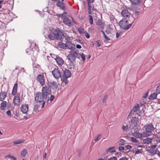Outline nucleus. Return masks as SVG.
Wrapping results in <instances>:
<instances>
[{"label": "nucleus", "instance_id": "20e7f679", "mask_svg": "<svg viewBox=\"0 0 160 160\" xmlns=\"http://www.w3.org/2000/svg\"><path fill=\"white\" fill-rule=\"evenodd\" d=\"M119 24L120 28L124 30H128L132 26V23L129 24L128 20L125 18H122L119 22Z\"/></svg>", "mask_w": 160, "mask_h": 160}, {"label": "nucleus", "instance_id": "c9c22d12", "mask_svg": "<svg viewBox=\"0 0 160 160\" xmlns=\"http://www.w3.org/2000/svg\"><path fill=\"white\" fill-rule=\"evenodd\" d=\"M75 62H69V66L70 67L69 68L70 69H71L72 68H74L75 67V65H74Z\"/></svg>", "mask_w": 160, "mask_h": 160}, {"label": "nucleus", "instance_id": "49530a36", "mask_svg": "<svg viewBox=\"0 0 160 160\" xmlns=\"http://www.w3.org/2000/svg\"><path fill=\"white\" fill-rule=\"evenodd\" d=\"M83 33L85 34L86 37L87 38H90V35L86 31L84 32Z\"/></svg>", "mask_w": 160, "mask_h": 160}, {"label": "nucleus", "instance_id": "cd10ccee", "mask_svg": "<svg viewBox=\"0 0 160 160\" xmlns=\"http://www.w3.org/2000/svg\"><path fill=\"white\" fill-rule=\"evenodd\" d=\"M134 136L137 138H141L142 137V133L138 132H135L134 133Z\"/></svg>", "mask_w": 160, "mask_h": 160}, {"label": "nucleus", "instance_id": "2eb2a0df", "mask_svg": "<svg viewBox=\"0 0 160 160\" xmlns=\"http://www.w3.org/2000/svg\"><path fill=\"white\" fill-rule=\"evenodd\" d=\"M57 63L59 65H62L64 63V61L63 59L59 57V56H57L56 58H55Z\"/></svg>", "mask_w": 160, "mask_h": 160}, {"label": "nucleus", "instance_id": "f8f14e48", "mask_svg": "<svg viewBox=\"0 0 160 160\" xmlns=\"http://www.w3.org/2000/svg\"><path fill=\"white\" fill-rule=\"evenodd\" d=\"M96 24L101 29H103L104 28L105 23L101 19H98L97 20L96 22Z\"/></svg>", "mask_w": 160, "mask_h": 160}, {"label": "nucleus", "instance_id": "ddd939ff", "mask_svg": "<svg viewBox=\"0 0 160 160\" xmlns=\"http://www.w3.org/2000/svg\"><path fill=\"white\" fill-rule=\"evenodd\" d=\"M28 104H25L22 105L21 108V110L22 112L24 114H26L28 112Z\"/></svg>", "mask_w": 160, "mask_h": 160}, {"label": "nucleus", "instance_id": "4468645a", "mask_svg": "<svg viewBox=\"0 0 160 160\" xmlns=\"http://www.w3.org/2000/svg\"><path fill=\"white\" fill-rule=\"evenodd\" d=\"M13 102L14 106H18L20 104V99L19 96L18 95L15 96L13 100Z\"/></svg>", "mask_w": 160, "mask_h": 160}, {"label": "nucleus", "instance_id": "5701e85b", "mask_svg": "<svg viewBox=\"0 0 160 160\" xmlns=\"http://www.w3.org/2000/svg\"><path fill=\"white\" fill-rule=\"evenodd\" d=\"M2 102L1 103L0 109L2 110H4L7 107V102L5 101H2Z\"/></svg>", "mask_w": 160, "mask_h": 160}, {"label": "nucleus", "instance_id": "9b49d317", "mask_svg": "<svg viewBox=\"0 0 160 160\" xmlns=\"http://www.w3.org/2000/svg\"><path fill=\"white\" fill-rule=\"evenodd\" d=\"M121 14L124 18H125L127 19V18L130 15V13L127 10L124 9L122 10Z\"/></svg>", "mask_w": 160, "mask_h": 160}, {"label": "nucleus", "instance_id": "79ce46f5", "mask_svg": "<svg viewBox=\"0 0 160 160\" xmlns=\"http://www.w3.org/2000/svg\"><path fill=\"white\" fill-rule=\"evenodd\" d=\"M39 107V105H38V104L35 105L34 107L33 111L34 112H37L38 110Z\"/></svg>", "mask_w": 160, "mask_h": 160}, {"label": "nucleus", "instance_id": "2f4dec72", "mask_svg": "<svg viewBox=\"0 0 160 160\" xmlns=\"http://www.w3.org/2000/svg\"><path fill=\"white\" fill-rule=\"evenodd\" d=\"M132 3L134 4H139L141 2L140 0H129Z\"/></svg>", "mask_w": 160, "mask_h": 160}, {"label": "nucleus", "instance_id": "09e8293b", "mask_svg": "<svg viewBox=\"0 0 160 160\" xmlns=\"http://www.w3.org/2000/svg\"><path fill=\"white\" fill-rule=\"evenodd\" d=\"M96 45L98 47L101 46V42L99 40H97L96 41Z\"/></svg>", "mask_w": 160, "mask_h": 160}, {"label": "nucleus", "instance_id": "3c124183", "mask_svg": "<svg viewBox=\"0 0 160 160\" xmlns=\"http://www.w3.org/2000/svg\"><path fill=\"white\" fill-rule=\"evenodd\" d=\"M132 152H134L135 153V154L142 153V152L139 150H136L135 151H134V150H133Z\"/></svg>", "mask_w": 160, "mask_h": 160}, {"label": "nucleus", "instance_id": "412c9836", "mask_svg": "<svg viewBox=\"0 0 160 160\" xmlns=\"http://www.w3.org/2000/svg\"><path fill=\"white\" fill-rule=\"evenodd\" d=\"M18 87V84L16 83L13 87V89L12 91V94L15 96L16 95L17 93V90Z\"/></svg>", "mask_w": 160, "mask_h": 160}, {"label": "nucleus", "instance_id": "13d9d810", "mask_svg": "<svg viewBox=\"0 0 160 160\" xmlns=\"http://www.w3.org/2000/svg\"><path fill=\"white\" fill-rule=\"evenodd\" d=\"M6 114L8 116H11V112L10 111V110H8L6 112Z\"/></svg>", "mask_w": 160, "mask_h": 160}, {"label": "nucleus", "instance_id": "a878e982", "mask_svg": "<svg viewBox=\"0 0 160 160\" xmlns=\"http://www.w3.org/2000/svg\"><path fill=\"white\" fill-rule=\"evenodd\" d=\"M115 148V147H111L107 149V152L113 153L116 152V150L114 149Z\"/></svg>", "mask_w": 160, "mask_h": 160}, {"label": "nucleus", "instance_id": "c756f323", "mask_svg": "<svg viewBox=\"0 0 160 160\" xmlns=\"http://www.w3.org/2000/svg\"><path fill=\"white\" fill-rule=\"evenodd\" d=\"M25 140L23 139L18 140L13 142V144L15 145L18 144L23 143Z\"/></svg>", "mask_w": 160, "mask_h": 160}, {"label": "nucleus", "instance_id": "9d476101", "mask_svg": "<svg viewBox=\"0 0 160 160\" xmlns=\"http://www.w3.org/2000/svg\"><path fill=\"white\" fill-rule=\"evenodd\" d=\"M65 44L66 48H68V49H72V50L76 49L75 45L73 44L70 41H67Z\"/></svg>", "mask_w": 160, "mask_h": 160}, {"label": "nucleus", "instance_id": "0e129e2a", "mask_svg": "<svg viewBox=\"0 0 160 160\" xmlns=\"http://www.w3.org/2000/svg\"><path fill=\"white\" fill-rule=\"evenodd\" d=\"M127 159H128V158L125 157H123L120 158L119 160H127Z\"/></svg>", "mask_w": 160, "mask_h": 160}, {"label": "nucleus", "instance_id": "de8ad7c7", "mask_svg": "<svg viewBox=\"0 0 160 160\" xmlns=\"http://www.w3.org/2000/svg\"><path fill=\"white\" fill-rule=\"evenodd\" d=\"M82 60L83 61H84L85 60V56L84 55V54L83 53H82L80 55Z\"/></svg>", "mask_w": 160, "mask_h": 160}, {"label": "nucleus", "instance_id": "774afa93", "mask_svg": "<svg viewBox=\"0 0 160 160\" xmlns=\"http://www.w3.org/2000/svg\"><path fill=\"white\" fill-rule=\"evenodd\" d=\"M76 47L78 49H81L82 48L81 46L79 44L77 45L76 46Z\"/></svg>", "mask_w": 160, "mask_h": 160}, {"label": "nucleus", "instance_id": "864d4df0", "mask_svg": "<svg viewBox=\"0 0 160 160\" xmlns=\"http://www.w3.org/2000/svg\"><path fill=\"white\" fill-rule=\"evenodd\" d=\"M156 91L158 93H160V85L157 87Z\"/></svg>", "mask_w": 160, "mask_h": 160}, {"label": "nucleus", "instance_id": "393cba45", "mask_svg": "<svg viewBox=\"0 0 160 160\" xmlns=\"http://www.w3.org/2000/svg\"><path fill=\"white\" fill-rule=\"evenodd\" d=\"M151 133L148 131L145 130V131L143 132L142 133V137H147L151 135Z\"/></svg>", "mask_w": 160, "mask_h": 160}, {"label": "nucleus", "instance_id": "6e6552de", "mask_svg": "<svg viewBox=\"0 0 160 160\" xmlns=\"http://www.w3.org/2000/svg\"><path fill=\"white\" fill-rule=\"evenodd\" d=\"M48 88L49 90V88H52L53 90H56L58 87V85L57 84V83L54 81H52L51 82H48Z\"/></svg>", "mask_w": 160, "mask_h": 160}, {"label": "nucleus", "instance_id": "a18cd8bd", "mask_svg": "<svg viewBox=\"0 0 160 160\" xmlns=\"http://www.w3.org/2000/svg\"><path fill=\"white\" fill-rule=\"evenodd\" d=\"M131 141L134 142H136L138 143V140H137L135 138H134L132 137L131 138Z\"/></svg>", "mask_w": 160, "mask_h": 160}, {"label": "nucleus", "instance_id": "473e14b6", "mask_svg": "<svg viewBox=\"0 0 160 160\" xmlns=\"http://www.w3.org/2000/svg\"><path fill=\"white\" fill-rule=\"evenodd\" d=\"M139 106L138 104H137L136 106H135L132 109V111L135 112L139 110Z\"/></svg>", "mask_w": 160, "mask_h": 160}, {"label": "nucleus", "instance_id": "58836bf2", "mask_svg": "<svg viewBox=\"0 0 160 160\" xmlns=\"http://www.w3.org/2000/svg\"><path fill=\"white\" fill-rule=\"evenodd\" d=\"M89 21L90 23L92 25L93 23V19L91 15H89Z\"/></svg>", "mask_w": 160, "mask_h": 160}, {"label": "nucleus", "instance_id": "6ab92c4d", "mask_svg": "<svg viewBox=\"0 0 160 160\" xmlns=\"http://www.w3.org/2000/svg\"><path fill=\"white\" fill-rule=\"evenodd\" d=\"M63 22L66 25H68L69 26L72 25V22L71 20L68 18H65L63 19Z\"/></svg>", "mask_w": 160, "mask_h": 160}, {"label": "nucleus", "instance_id": "7c9ffc66", "mask_svg": "<svg viewBox=\"0 0 160 160\" xmlns=\"http://www.w3.org/2000/svg\"><path fill=\"white\" fill-rule=\"evenodd\" d=\"M28 153L27 150L26 149H24L21 152V155L22 157H25Z\"/></svg>", "mask_w": 160, "mask_h": 160}, {"label": "nucleus", "instance_id": "8fccbe9b", "mask_svg": "<svg viewBox=\"0 0 160 160\" xmlns=\"http://www.w3.org/2000/svg\"><path fill=\"white\" fill-rule=\"evenodd\" d=\"M54 96L53 95H52L51 96V97H50V99H49L48 98L47 100V101L48 102V101L49 100H50V101H52L53 99H54Z\"/></svg>", "mask_w": 160, "mask_h": 160}, {"label": "nucleus", "instance_id": "a211bd4d", "mask_svg": "<svg viewBox=\"0 0 160 160\" xmlns=\"http://www.w3.org/2000/svg\"><path fill=\"white\" fill-rule=\"evenodd\" d=\"M0 95L2 96L0 97V101H3L6 98L7 95V91H1Z\"/></svg>", "mask_w": 160, "mask_h": 160}, {"label": "nucleus", "instance_id": "dca6fc26", "mask_svg": "<svg viewBox=\"0 0 160 160\" xmlns=\"http://www.w3.org/2000/svg\"><path fill=\"white\" fill-rule=\"evenodd\" d=\"M139 122V119L136 117H132L131 121V123L132 125H134V127Z\"/></svg>", "mask_w": 160, "mask_h": 160}, {"label": "nucleus", "instance_id": "052dcab7", "mask_svg": "<svg viewBox=\"0 0 160 160\" xmlns=\"http://www.w3.org/2000/svg\"><path fill=\"white\" fill-rule=\"evenodd\" d=\"M148 91L146 92H145V93L143 95V98H146L148 96Z\"/></svg>", "mask_w": 160, "mask_h": 160}, {"label": "nucleus", "instance_id": "c85d7f7f", "mask_svg": "<svg viewBox=\"0 0 160 160\" xmlns=\"http://www.w3.org/2000/svg\"><path fill=\"white\" fill-rule=\"evenodd\" d=\"M157 95L156 92H154L150 96V98L152 99H155L157 98Z\"/></svg>", "mask_w": 160, "mask_h": 160}, {"label": "nucleus", "instance_id": "6e6d98bb", "mask_svg": "<svg viewBox=\"0 0 160 160\" xmlns=\"http://www.w3.org/2000/svg\"><path fill=\"white\" fill-rule=\"evenodd\" d=\"M117 159L116 157H114L108 159V160H117Z\"/></svg>", "mask_w": 160, "mask_h": 160}, {"label": "nucleus", "instance_id": "b1692460", "mask_svg": "<svg viewBox=\"0 0 160 160\" xmlns=\"http://www.w3.org/2000/svg\"><path fill=\"white\" fill-rule=\"evenodd\" d=\"M152 140V138H147L143 140V143L144 144H149L151 143Z\"/></svg>", "mask_w": 160, "mask_h": 160}, {"label": "nucleus", "instance_id": "bb28decb", "mask_svg": "<svg viewBox=\"0 0 160 160\" xmlns=\"http://www.w3.org/2000/svg\"><path fill=\"white\" fill-rule=\"evenodd\" d=\"M58 46L60 48L66 49V45L65 43H62V42H59L58 43Z\"/></svg>", "mask_w": 160, "mask_h": 160}, {"label": "nucleus", "instance_id": "bf43d9fd", "mask_svg": "<svg viewBox=\"0 0 160 160\" xmlns=\"http://www.w3.org/2000/svg\"><path fill=\"white\" fill-rule=\"evenodd\" d=\"M122 129L123 130H126L128 129V126H125L124 125H123L122 126Z\"/></svg>", "mask_w": 160, "mask_h": 160}, {"label": "nucleus", "instance_id": "a19ab883", "mask_svg": "<svg viewBox=\"0 0 160 160\" xmlns=\"http://www.w3.org/2000/svg\"><path fill=\"white\" fill-rule=\"evenodd\" d=\"M8 157V158H11L13 159L14 160H16V158L14 157L13 156H12L11 155L8 154L6 156H5V157Z\"/></svg>", "mask_w": 160, "mask_h": 160}, {"label": "nucleus", "instance_id": "72a5a7b5", "mask_svg": "<svg viewBox=\"0 0 160 160\" xmlns=\"http://www.w3.org/2000/svg\"><path fill=\"white\" fill-rule=\"evenodd\" d=\"M88 4V13L89 14H92L91 12V6L90 5V4Z\"/></svg>", "mask_w": 160, "mask_h": 160}, {"label": "nucleus", "instance_id": "4d7b16f0", "mask_svg": "<svg viewBox=\"0 0 160 160\" xmlns=\"http://www.w3.org/2000/svg\"><path fill=\"white\" fill-rule=\"evenodd\" d=\"M125 148L127 149H130L132 148V147L130 145H127L125 146Z\"/></svg>", "mask_w": 160, "mask_h": 160}, {"label": "nucleus", "instance_id": "c03bdc74", "mask_svg": "<svg viewBox=\"0 0 160 160\" xmlns=\"http://www.w3.org/2000/svg\"><path fill=\"white\" fill-rule=\"evenodd\" d=\"M150 153L153 155H154L156 154V151L154 149H150Z\"/></svg>", "mask_w": 160, "mask_h": 160}, {"label": "nucleus", "instance_id": "423d86ee", "mask_svg": "<svg viewBox=\"0 0 160 160\" xmlns=\"http://www.w3.org/2000/svg\"><path fill=\"white\" fill-rule=\"evenodd\" d=\"M52 73L55 78L58 79L61 78V72H60L58 68H55L52 71Z\"/></svg>", "mask_w": 160, "mask_h": 160}, {"label": "nucleus", "instance_id": "f03ea898", "mask_svg": "<svg viewBox=\"0 0 160 160\" xmlns=\"http://www.w3.org/2000/svg\"><path fill=\"white\" fill-rule=\"evenodd\" d=\"M51 93V90H49L46 86L43 87L42 92H38L36 94L35 100L37 102H41L43 101L44 99H47L48 96Z\"/></svg>", "mask_w": 160, "mask_h": 160}, {"label": "nucleus", "instance_id": "7ed1b4c3", "mask_svg": "<svg viewBox=\"0 0 160 160\" xmlns=\"http://www.w3.org/2000/svg\"><path fill=\"white\" fill-rule=\"evenodd\" d=\"M79 58L80 55L78 50H72L69 52V54L67 56V58L69 62H75L76 59Z\"/></svg>", "mask_w": 160, "mask_h": 160}, {"label": "nucleus", "instance_id": "1a4fd4ad", "mask_svg": "<svg viewBox=\"0 0 160 160\" xmlns=\"http://www.w3.org/2000/svg\"><path fill=\"white\" fill-rule=\"evenodd\" d=\"M144 128L145 130L148 131L151 133L155 129V128L154 127L152 123L146 125L144 126Z\"/></svg>", "mask_w": 160, "mask_h": 160}, {"label": "nucleus", "instance_id": "4c0bfd02", "mask_svg": "<svg viewBox=\"0 0 160 160\" xmlns=\"http://www.w3.org/2000/svg\"><path fill=\"white\" fill-rule=\"evenodd\" d=\"M120 143L119 144V145L123 146L124 145V143L126 141L123 139H121L120 140Z\"/></svg>", "mask_w": 160, "mask_h": 160}, {"label": "nucleus", "instance_id": "f257e3e1", "mask_svg": "<svg viewBox=\"0 0 160 160\" xmlns=\"http://www.w3.org/2000/svg\"><path fill=\"white\" fill-rule=\"evenodd\" d=\"M48 38L52 40H59L62 41L64 38L67 41H69L70 40V37L66 34H63L62 31L60 30H54L52 31L48 35Z\"/></svg>", "mask_w": 160, "mask_h": 160}, {"label": "nucleus", "instance_id": "ea45409f", "mask_svg": "<svg viewBox=\"0 0 160 160\" xmlns=\"http://www.w3.org/2000/svg\"><path fill=\"white\" fill-rule=\"evenodd\" d=\"M101 134H99L98 135L97 137L94 139V141L97 142L98 141V140L101 139Z\"/></svg>", "mask_w": 160, "mask_h": 160}, {"label": "nucleus", "instance_id": "0eeeda50", "mask_svg": "<svg viewBox=\"0 0 160 160\" xmlns=\"http://www.w3.org/2000/svg\"><path fill=\"white\" fill-rule=\"evenodd\" d=\"M37 81L39 82L40 84L42 86H43L45 84V79L44 76L41 74L38 75L36 78Z\"/></svg>", "mask_w": 160, "mask_h": 160}, {"label": "nucleus", "instance_id": "5fc2aeb1", "mask_svg": "<svg viewBox=\"0 0 160 160\" xmlns=\"http://www.w3.org/2000/svg\"><path fill=\"white\" fill-rule=\"evenodd\" d=\"M95 0H87L88 4H90V3H93Z\"/></svg>", "mask_w": 160, "mask_h": 160}, {"label": "nucleus", "instance_id": "aec40b11", "mask_svg": "<svg viewBox=\"0 0 160 160\" xmlns=\"http://www.w3.org/2000/svg\"><path fill=\"white\" fill-rule=\"evenodd\" d=\"M68 78H61V80L62 81V86L63 87L65 86L68 82Z\"/></svg>", "mask_w": 160, "mask_h": 160}, {"label": "nucleus", "instance_id": "e433bc0d", "mask_svg": "<svg viewBox=\"0 0 160 160\" xmlns=\"http://www.w3.org/2000/svg\"><path fill=\"white\" fill-rule=\"evenodd\" d=\"M78 30L80 34L83 33V32H84V29L81 27H79L78 28Z\"/></svg>", "mask_w": 160, "mask_h": 160}, {"label": "nucleus", "instance_id": "69168bd1", "mask_svg": "<svg viewBox=\"0 0 160 160\" xmlns=\"http://www.w3.org/2000/svg\"><path fill=\"white\" fill-rule=\"evenodd\" d=\"M67 13L66 12H64L61 14V17H66V16L65 15V14H67Z\"/></svg>", "mask_w": 160, "mask_h": 160}, {"label": "nucleus", "instance_id": "4be33fe9", "mask_svg": "<svg viewBox=\"0 0 160 160\" xmlns=\"http://www.w3.org/2000/svg\"><path fill=\"white\" fill-rule=\"evenodd\" d=\"M135 19V18H134L133 16V15H132L131 16H130L128 18H127L128 23V22H130V23H132V25L134 22Z\"/></svg>", "mask_w": 160, "mask_h": 160}, {"label": "nucleus", "instance_id": "338daca9", "mask_svg": "<svg viewBox=\"0 0 160 160\" xmlns=\"http://www.w3.org/2000/svg\"><path fill=\"white\" fill-rule=\"evenodd\" d=\"M81 151L80 150H79L78 151V157H80L81 155Z\"/></svg>", "mask_w": 160, "mask_h": 160}, {"label": "nucleus", "instance_id": "f704fd0d", "mask_svg": "<svg viewBox=\"0 0 160 160\" xmlns=\"http://www.w3.org/2000/svg\"><path fill=\"white\" fill-rule=\"evenodd\" d=\"M101 32L102 33L103 37L106 40L108 41L109 40H110V38L107 37V36L105 34L103 30H101Z\"/></svg>", "mask_w": 160, "mask_h": 160}, {"label": "nucleus", "instance_id": "e2e57ef3", "mask_svg": "<svg viewBox=\"0 0 160 160\" xmlns=\"http://www.w3.org/2000/svg\"><path fill=\"white\" fill-rule=\"evenodd\" d=\"M119 151H122L124 149V148L122 146H120L118 148Z\"/></svg>", "mask_w": 160, "mask_h": 160}, {"label": "nucleus", "instance_id": "603ef678", "mask_svg": "<svg viewBox=\"0 0 160 160\" xmlns=\"http://www.w3.org/2000/svg\"><path fill=\"white\" fill-rule=\"evenodd\" d=\"M31 52V51L30 48H28L26 50V52L29 55L30 54Z\"/></svg>", "mask_w": 160, "mask_h": 160}, {"label": "nucleus", "instance_id": "39448f33", "mask_svg": "<svg viewBox=\"0 0 160 160\" xmlns=\"http://www.w3.org/2000/svg\"><path fill=\"white\" fill-rule=\"evenodd\" d=\"M71 76V73L69 70L66 68L62 69L61 78H68Z\"/></svg>", "mask_w": 160, "mask_h": 160}, {"label": "nucleus", "instance_id": "f3484780", "mask_svg": "<svg viewBox=\"0 0 160 160\" xmlns=\"http://www.w3.org/2000/svg\"><path fill=\"white\" fill-rule=\"evenodd\" d=\"M57 5L63 10H65L66 9L62 1H58L57 3Z\"/></svg>", "mask_w": 160, "mask_h": 160}, {"label": "nucleus", "instance_id": "37998d69", "mask_svg": "<svg viewBox=\"0 0 160 160\" xmlns=\"http://www.w3.org/2000/svg\"><path fill=\"white\" fill-rule=\"evenodd\" d=\"M107 98V94H105L104 95V97L102 99V103H104V102H105L106 101Z\"/></svg>", "mask_w": 160, "mask_h": 160}, {"label": "nucleus", "instance_id": "680f3d73", "mask_svg": "<svg viewBox=\"0 0 160 160\" xmlns=\"http://www.w3.org/2000/svg\"><path fill=\"white\" fill-rule=\"evenodd\" d=\"M156 141L157 142H160V137H158L156 138Z\"/></svg>", "mask_w": 160, "mask_h": 160}]
</instances>
